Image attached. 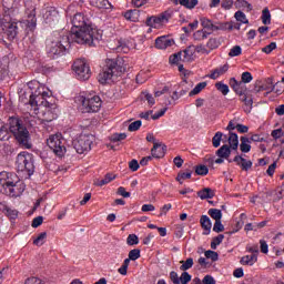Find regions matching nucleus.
<instances>
[{"label": "nucleus", "mask_w": 284, "mask_h": 284, "mask_svg": "<svg viewBox=\"0 0 284 284\" xmlns=\"http://www.w3.org/2000/svg\"><path fill=\"white\" fill-rule=\"evenodd\" d=\"M243 53V49L241 48V45H234L230 52H229V57H241V54Z\"/></svg>", "instance_id": "49"}, {"label": "nucleus", "mask_w": 284, "mask_h": 284, "mask_svg": "<svg viewBox=\"0 0 284 284\" xmlns=\"http://www.w3.org/2000/svg\"><path fill=\"white\" fill-rule=\"evenodd\" d=\"M209 172H210V169H207V165L205 164H200L195 166V174H197V176H206Z\"/></svg>", "instance_id": "41"}, {"label": "nucleus", "mask_w": 284, "mask_h": 284, "mask_svg": "<svg viewBox=\"0 0 284 284\" xmlns=\"http://www.w3.org/2000/svg\"><path fill=\"white\" fill-rule=\"evenodd\" d=\"M47 145L57 156H63L65 154V140L61 134L50 135L47 140Z\"/></svg>", "instance_id": "8"}, {"label": "nucleus", "mask_w": 284, "mask_h": 284, "mask_svg": "<svg viewBox=\"0 0 284 284\" xmlns=\"http://www.w3.org/2000/svg\"><path fill=\"white\" fill-rule=\"evenodd\" d=\"M0 141H10V131L3 121L0 122Z\"/></svg>", "instance_id": "32"}, {"label": "nucleus", "mask_w": 284, "mask_h": 284, "mask_svg": "<svg viewBox=\"0 0 284 284\" xmlns=\"http://www.w3.org/2000/svg\"><path fill=\"white\" fill-rule=\"evenodd\" d=\"M165 145L154 142V145L151 149L153 159H163L165 156Z\"/></svg>", "instance_id": "20"}, {"label": "nucleus", "mask_w": 284, "mask_h": 284, "mask_svg": "<svg viewBox=\"0 0 284 284\" xmlns=\"http://www.w3.org/2000/svg\"><path fill=\"white\" fill-rule=\"evenodd\" d=\"M261 20L264 26H270V23H272V13H270L268 8L263 9Z\"/></svg>", "instance_id": "34"}, {"label": "nucleus", "mask_w": 284, "mask_h": 284, "mask_svg": "<svg viewBox=\"0 0 284 284\" xmlns=\"http://www.w3.org/2000/svg\"><path fill=\"white\" fill-rule=\"evenodd\" d=\"M72 28L70 33H55L47 41V54L50 59H58L65 53L71 43L80 45H94V28L92 22L82 13H75L71 20Z\"/></svg>", "instance_id": "1"}, {"label": "nucleus", "mask_w": 284, "mask_h": 284, "mask_svg": "<svg viewBox=\"0 0 284 284\" xmlns=\"http://www.w3.org/2000/svg\"><path fill=\"white\" fill-rule=\"evenodd\" d=\"M16 168L18 172H24L28 176L34 174V156L27 152L22 151L17 155Z\"/></svg>", "instance_id": "4"}, {"label": "nucleus", "mask_w": 284, "mask_h": 284, "mask_svg": "<svg viewBox=\"0 0 284 284\" xmlns=\"http://www.w3.org/2000/svg\"><path fill=\"white\" fill-rule=\"evenodd\" d=\"M128 139V134L125 133H115L111 136V141L113 143H118V141H125Z\"/></svg>", "instance_id": "55"}, {"label": "nucleus", "mask_w": 284, "mask_h": 284, "mask_svg": "<svg viewBox=\"0 0 284 284\" xmlns=\"http://www.w3.org/2000/svg\"><path fill=\"white\" fill-rule=\"evenodd\" d=\"M232 154V149H230V145L224 144L216 151V156L220 159H230V155Z\"/></svg>", "instance_id": "27"}, {"label": "nucleus", "mask_w": 284, "mask_h": 284, "mask_svg": "<svg viewBox=\"0 0 284 284\" xmlns=\"http://www.w3.org/2000/svg\"><path fill=\"white\" fill-rule=\"evenodd\" d=\"M128 245H139V236L136 234H130L126 239Z\"/></svg>", "instance_id": "58"}, {"label": "nucleus", "mask_w": 284, "mask_h": 284, "mask_svg": "<svg viewBox=\"0 0 284 284\" xmlns=\"http://www.w3.org/2000/svg\"><path fill=\"white\" fill-rule=\"evenodd\" d=\"M195 52H197V54H210V50H207L204 44L194 45V53Z\"/></svg>", "instance_id": "54"}, {"label": "nucleus", "mask_w": 284, "mask_h": 284, "mask_svg": "<svg viewBox=\"0 0 284 284\" xmlns=\"http://www.w3.org/2000/svg\"><path fill=\"white\" fill-rule=\"evenodd\" d=\"M114 179H116V175H114L112 173H106L104 175V179L98 180L95 182V185H98V187H103V185H108V183H112V181H114Z\"/></svg>", "instance_id": "31"}, {"label": "nucleus", "mask_w": 284, "mask_h": 284, "mask_svg": "<svg viewBox=\"0 0 284 284\" xmlns=\"http://www.w3.org/2000/svg\"><path fill=\"white\" fill-rule=\"evenodd\" d=\"M172 45H174V39L168 36L155 39V48H158V50H168V48H172Z\"/></svg>", "instance_id": "16"}, {"label": "nucleus", "mask_w": 284, "mask_h": 284, "mask_svg": "<svg viewBox=\"0 0 284 284\" xmlns=\"http://www.w3.org/2000/svg\"><path fill=\"white\" fill-rule=\"evenodd\" d=\"M180 6L187 8V10H194L199 6V0H180Z\"/></svg>", "instance_id": "39"}, {"label": "nucleus", "mask_w": 284, "mask_h": 284, "mask_svg": "<svg viewBox=\"0 0 284 284\" xmlns=\"http://www.w3.org/2000/svg\"><path fill=\"white\" fill-rule=\"evenodd\" d=\"M240 8H246V12H252L253 7L247 0H237Z\"/></svg>", "instance_id": "60"}, {"label": "nucleus", "mask_w": 284, "mask_h": 284, "mask_svg": "<svg viewBox=\"0 0 284 284\" xmlns=\"http://www.w3.org/2000/svg\"><path fill=\"white\" fill-rule=\"evenodd\" d=\"M2 152H4L7 156H10V154H14V148L8 143H4L2 146Z\"/></svg>", "instance_id": "64"}, {"label": "nucleus", "mask_w": 284, "mask_h": 284, "mask_svg": "<svg viewBox=\"0 0 284 284\" xmlns=\"http://www.w3.org/2000/svg\"><path fill=\"white\" fill-rule=\"evenodd\" d=\"M240 141H241V144H240L241 152H243L244 154H247V152L252 150V145H250L252 141L247 136H241Z\"/></svg>", "instance_id": "28"}, {"label": "nucleus", "mask_w": 284, "mask_h": 284, "mask_svg": "<svg viewBox=\"0 0 284 284\" xmlns=\"http://www.w3.org/2000/svg\"><path fill=\"white\" fill-rule=\"evenodd\" d=\"M92 143H94V135L82 133L73 140V148L78 154H85L92 150Z\"/></svg>", "instance_id": "6"}, {"label": "nucleus", "mask_w": 284, "mask_h": 284, "mask_svg": "<svg viewBox=\"0 0 284 284\" xmlns=\"http://www.w3.org/2000/svg\"><path fill=\"white\" fill-rule=\"evenodd\" d=\"M44 118L42 119L43 122L50 123L51 121H54L59 115L57 114V108H50L47 106L44 110Z\"/></svg>", "instance_id": "21"}, {"label": "nucleus", "mask_w": 284, "mask_h": 284, "mask_svg": "<svg viewBox=\"0 0 284 284\" xmlns=\"http://www.w3.org/2000/svg\"><path fill=\"white\" fill-rule=\"evenodd\" d=\"M204 256H206V258H211V261L213 262L219 261V253H216L215 251H205Z\"/></svg>", "instance_id": "56"}, {"label": "nucleus", "mask_w": 284, "mask_h": 284, "mask_svg": "<svg viewBox=\"0 0 284 284\" xmlns=\"http://www.w3.org/2000/svg\"><path fill=\"white\" fill-rule=\"evenodd\" d=\"M215 88L219 90V92H222L224 97L230 93V87L223 82L215 83Z\"/></svg>", "instance_id": "46"}, {"label": "nucleus", "mask_w": 284, "mask_h": 284, "mask_svg": "<svg viewBox=\"0 0 284 284\" xmlns=\"http://www.w3.org/2000/svg\"><path fill=\"white\" fill-rule=\"evenodd\" d=\"M9 130L22 148H26L27 150L32 148L30 144V131H28V128L23 124V120L17 116L9 118Z\"/></svg>", "instance_id": "2"}, {"label": "nucleus", "mask_w": 284, "mask_h": 284, "mask_svg": "<svg viewBox=\"0 0 284 284\" xmlns=\"http://www.w3.org/2000/svg\"><path fill=\"white\" fill-rule=\"evenodd\" d=\"M19 26H23V22H6L2 24V30L9 41H14L19 36Z\"/></svg>", "instance_id": "11"}, {"label": "nucleus", "mask_w": 284, "mask_h": 284, "mask_svg": "<svg viewBox=\"0 0 284 284\" xmlns=\"http://www.w3.org/2000/svg\"><path fill=\"white\" fill-rule=\"evenodd\" d=\"M27 20L24 21L28 32L37 30V6L31 4L26 10Z\"/></svg>", "instance_id": "10"}, {"label": "nucleus", "mask_w": 284, "mask_h": 284, "mask_svg": "<svg viewBox=\"0 0 284 284\" xmlns=\"http://www.w3.org/2000/svg\"><path fill=\"white\" fill-rule=\"evenodd\" d=\"M200 225L201 227L204 229V235L210 234V232H212V220H210V216L207 215H202L200 219Z\"/></svg>", "instance_id": "23"}, {"label": "nucleus", "mask_w": 284, "mask_h": 284, "mask_svg": "<svg viewBox=\"0 0 284 284\" xmlns=\"http://www.w3.org/2000/svg\"><path fill=\"white\" fill-rule=\"evenodd\" d=\"M123 72H125L123 59H106L102 72H100L98 75V81L104 85V83H108L112 77H120L123 74Z\"/></svg>", "instance_id": "3"}, {"label": "nucleus", "mask_w": 284, "mask_h": 284, "mask_svg": "<svg viewBox=\"0 0 284 284\" xmlns=\"http://www.w3.org/2000/svg\"><path fill=\"white\" fill-rule=\"evenodd\" d=\"M45 239H48V233L42 232L38 235V237L33 241V245H37V247H41L43 243H45Z\"/></svg>", "instance_id": "44"}, {"label": "nucleus", "mask_w": 284, "mask_h": 284, "mask_svg": "<svg viewBox=\"0 0 284 284\" xmlns=\"http://www.w3.org/2000/svg\"><path fill=\"white\" fill-rule=\"evenodd\" d=\"M234 17L236 21H239L240 23H244V24L250 23V20H247V16H245L243 11H236Z\"/></svg>", "instance_id": "47"}, {"label": "nucleus", "mask_w": 284, "mask_h": 284, "mask_svg": "<svg viewBox=\"0 0 284 284\" xmlns=\"http://www.w3.org/2000/svg\"><path fill=\"white\" fill-rule=\"evenodd\" d=\"M223 239H225V235L220 234L215 237H213L212 242H211V250H216V247H219V245H221L223 243Z\"/></svg>", "instance_id": "43"}, {"label": "nucleus", "mask_w": 284, "mask_h": 284, "mask_svg": "<svg viewBox=\"0 0 284 284\" xmlns=\"http://www.w3.org/2000/svg\"><path fill=\"white\" fill-rule=\"evenodd\" d=\"M170 19H172V14L169 11H165L158 17L148 18L146 26H150V28H160L163 23H168Z\"/></svg>", "instance_id": "12"}, {"label": "nucleus", "mask_w": 284, "mask_h": 284, "mask_svg": "<svg viewBox=\"0 0 284 284\" xmlns=\"http://www.w3.org/2000/svg\"><path fill=\"white\" fill-rule=\"evenodd\" d=\"M197 196L201 199V201H205L207 199H214L215 193L214 190L204 187L197 192Z\"/></svg>", "instance_id": "24"}, {"label": "nucleus", "mask_w": 284, "mask_h": 284, "mask_svg": "<svg viewBox=\"0 0 284 284\" xmlns=\"http://www.w3.org/2000/svg\"><path fill=\"white\" fill-rule=\"evenodd\" d=\"M24 284H45V282H43V280L39 278V277H29L24 281Z\"/></svg>", "instance_id": "61"}, {"label": "nucleus", "mask_w": 284, "mask_h": 284, "mask_svg": "<svg viewBox=\"0 0 284 284\" xmlns=\"http://www.w3.org/2000/svg\"><path fill=\"white\" fill-rule=\"evenodd\" d=\"M180 54L181 61H183V63H190L191 61H194V45H189L183 51H180Z\"/></svg>", "instance_id": "19"}, {"label": "nucleus", "mask_w": 284, "mask_h": 284, "mask_svg": "<svg viewBox=\"0 0 284 284\" xmlns=\"http://www.w3.org/2000/svg\"><path fill=\"white\" fill-rule=\"evenodd\" d=\"M23 192H26V184L19 181V176H17V181H13L9 186H6L2 194H6V196H10L11 199H17L18 196H21Z\"/></svg>", "instance_id": "9"}, {"label": "nucleus", "mask_w": 284, "mask_h": 284, "mask_svg": "<svg viewBox=\"0 0 284 284\" xmlns=\"http://www.w3.org/2000/svg\"><path fill=\"white\" fill-rule=\"evenodd\" d=\"M227 141L230 150H239V134L229 132Z\"/></svg>", "instance_id": "26"}, {"label": "nucleus", "mask_w": 284, "mask_h": 284, "mask_svg": "<svg viewBox=\"0 0 284 284\" xmlns=\"http://www.w3.org/2000/svg\"><path fill=\"white\" fill-rule=\"evenodd\" d=\"M239 121L236 120V119H233V120H231L230 122H229V125L226 126V130L229 131V132H232V130H237V128H239Z\"/></svg>", "instance_id": "63"}, {"label": "nucleus", "mask_w": 284, "mask_h": 284, "mask_svg": "<svg viewBox=\"0 0 284 284\" xmlns=\"http://www.w3.org/2000/svg\"><path fill=\"white\" fill-rule=\"evenodd\" d=\"M0 212L6 214L11 220L17 219L19 216V211L10 207V204H8V201L0 200Z\"/></svg>", "instance_id": "15"}, {"label": "nucleus", "mask_w": 284, "mask_h": 284, "mask_svg": "<svg viewBox=\"0 0 284 284\" xmlns=\"http://www.w3.org/2000/svg\"><path fill=\"white\" fill-rule=\"evenodd\" d=\"M207 88V82H200L195 85V88L190 91L189 97H195V94H200L203 90Z\"/></svg>", "instance_id": "37"}, {"label": "nucleus", "mask_w": 284, "mask_h": 284, "mask_svg": "<svg viewBox=\"0 0 284 284\" xmlns=\"http://www.w3.org/2000/svg\"><path fill=\"white\" fill-rule=\"evenodd\" d=\"M59 14V11H57V8L54 7H47L45 12L43 13L44 19L47 21H54V18Z\"/></svg>", "instance_id": "30"}, {"label": "nucleus", "mask_w": 284, "mask_h": 284, "mask_svg": "<svg viewBox=\"0 0 284 284\" xmlns=\"http://www.w3.org/2000/svg\"><path fill=\"white\" fill-rule=\"evenodd\" d=\"M219 45H221V42L216 38L209 39V41L206 43V48H209L210 52H212V50H216V48H219Z\"/></svg>", "instance_id": "45"}, {"label": "nucleus", "mask_w": 284, "mask_h": 284, "mask_svg": "<svg viewBox=\"0 0 284 284\" xmlns=\"http://www.w3.org/2000/svg\"><path fill=\"white\" fill-rule=\"evenodd\" d=\"M254 104V100L252 98H247L244 100V112L250 114L252 112V105Z\"/></svg>", "instance_id": "52"}, {"label": "nucleus", "mask_w": 284, "mask_h": 284, "mask_svg": "<svg viewBox=\"0 0 284 284\" xmlns=\"http://www.w3.org/2000/svg\"><path fill=\"white\" fill-rule=\"evenodd\" d=\"M220 26L224 27V30H241V24L234 22H224L220 23Z\"/></svg>", "instance_id": "50"}, {"label": "nucleus", "mask_w": 284, "mask_h": 284, "mask_svg": "<svg viewBox=\"0 0 284 284\" xmlns=\"http://www.w3.org/2000/svg\"><path fill=\"white\" fill-rule=\"evenodd\" d=\"M187 179H192V170L178 173V176L175 180L179 182L180 185H183V181H187Z\"/></svg>", "instance_id": "35"}, {"label": "nucleus", "mask_w": 284, "mask_h": 284, "mask_svg": "<svg viewBox=\"0 0 284 284\" xmlns=\"http://www.w3.org/2000/svg\"><path fill=\"white\" fill-rule=\"evenodd\" d=\"M141 125H142L141 120H136L129 125L128 130L129 132H136V130H139Z\"/></svg>", "instance_id": "59"}, {"label": "nucleus", "mask_w": 284, "mask_h": 284, "mask_svg": "<svg viewBox=\"0 0 284 284\" xmlns=\"http://www.w3.org/2000/svg\"><path fill=\"white\" fill-rule=\"evenodd\" d=\"M227 70H230V64L226 63V64L213 70L209 77H210V79L216 80L217 78L222 77V74H225V72H227Z\"/></svg>", "instance_id": "25"}, {"label": "nucleus", "mask_w": 284, "mask_h": 284, "mask_svg": "<svg viewBox=\"0 0 284 284\" xmlns=\"http://www.w3.org/2000/svg\"><path fill=\"white\" fill-rule=\"evenodd\" d=\"M13 181H17V174L7 171L0 172V192L3 194L6 187H8Z\"/></svg>", "instance_id": "14"}, {"label": "nucleus", "mask_w": 284, "mask_h": 284, "mask_svg": "<svg viewBox=\"0 0 284 284\" xmlns=\"http://www.w3.org/2000/svg\"><path fill=\"white\" fill-rule=\"evenodd\" d=\"M210 37V32L205 30H197L193 33L194 41H205Z\"/></svg>", "instance_id": "36"}, {"label": "nucleus", "mask_w": 284, "mask_h": 284, "mask_svg": "<svg viewBox=\"0 0 284 284\" xmlns=\"http://www.w3.org/2000/svg\"><path fill=\"white\" fill-rule=\"evenodd\" d=\"M273 50H276V42H271L268 45L262 49L265 54H271Z\"/></svg>", "instance_id": "62"}, {"label": "nucleus", "mask_w": 284, "mask_h": 284, "mask_svg": "<svg viewBox=\"0 0 284 284\" xmlns=\"http://www.w3.org/2000/svg\"><path fill=\"white\" fill-rule=\"evenodd\" d=\"M230 87L232 90H234V92H236V94H239V92H243V82L237 81L236 78L230 79Z\"/></svg>", "instance_id": "33"}, {"label": "nucleus", "mask_w": 284, "mask_h": 284, "mask_svg": "<svg viewBox=\"0 0 284 284\" xmlns=\"http://www.w3.org/2000/svg\"><path fill=\"white\" fill-rule=\"evenodd\" d=\"M180 263V270L182 272H187V270H192V267L194 266V258L189 257L186 261H181Z\"/></svg>", "instance_id": "38"}, {"label": "nucleus", "mask_w": 284, "mask_h": 284, "mask_svg": "<svg viewBox=\"0 0 284 284\" xmlns=\"http://www.w3.org/2000/svg\"><path fill=\"white\" fill-rule=\"evenodd\" d=\"M254 80V77H252V73L250 71H245L241 75V82L244 85V83H252Z\"/></svg>", "instance_id": "48"}, {"label": "nucleus", "mask_w": 284, "mask_h": 284, "mask_svg": "<svg viewBox=\"0 0 284 284\" xmlns=\"http://www.w3.org/2000/svg\"><path fill=\"white\" fill-rule=\"evenodd\" d=\"M79 101L82 105L81 111L83 113L99 112L101 110L102 101L99 95L80 97Z\"/></svg>", "instance_id": "5"}, {"label": "nucleus", "mask_w": 284, "mask_h": 284, "mask_svg": "<svg viewBox=\"0 0 284 284\" xmlns=\"http://www.w3.org/2000/svg\"><path fill=\"white\" fill-rule=\"evenodd\" d=\"M201 24L203 28H205L206 30H225V27L223 24H220V27H217L216 24L212 23V20L207 19V18H201Z\"/></svg>", "instance_id": "22"}, {"label": "nucleus", "mask_w": 284, "mask_h": 284, "mask_svg": "<svg viewBox=\"0 0 284 284\" xmlns=\"http://www.w3.org/2000/svg\"><path fill=\"white\" fill-rule=\"evenodd\" d=\"M276 85L272 84V79H268L266 83L255 87L254 92L258 94V92H265L264 97H267V94L274 92Z\"/></svg>", "instance_id": "18"}, {"label": "nucleus", "mask_w": 284, "mask_h": 284, "mask_svg": "<svg viewBox=\"0 0 284 284\" xmlns=\"http://www.w3.org/2000/svg\"><path fill=\"white\" fill-rule=\"evenodd\" d=\"M45 97H48V92L45 91L41 93V91L36 90L31 93L28 105L33 110V114H37V111L39 110V101L45 99Z\"/></svg>", "instance_id": "13"}, {"label": "nucleus", "mask_w": 284, "mask_h": 284, "mask_svg": "<svg viewBox=\"0 0 284 284\" xmlns=\"http://www.w3.org/2000/svg\"><path fill=\"white\" fill-rule=\"evenodd\" d=\"M180 284H189L192 281V275L184 271L181 276L179 277Z\"/></svg>", "instance_id": "51"}, {"label": "nucleus", "mask_w": 284, "mask_h": 284, "mask_svg": "<svg viewBox=\"0 0 284 284\" xmlns=\"http://www.w3.org/2000/svg\"><path fill=\"white\" fill-rule=\"evenodd\" d=\"M221 141H223V132L219 131L212 139L213 148H221Z\"/></svg>", "instance_id": "42"}, {"label": "nucleus", "mask_w": 284, "mask_h": 284, "mask_svg": "<svg viewBox=\"0 0 284 284\" xmlns=\"http://www.w3.org/2000/svg\"><path fill=\"white\" fill-rule=\"evenodd\" d=\"M225 231V226L221 222V220L215 221L213 225V232H216L217 234Z\"/></svg>", "instance_id": "57"}, {"label": "nucleus", "mask_w": 284, "mask_h": 284, "mask_svg": "<svg viewBox=\"0 0 284 284\" xmlns=\"http://www.w3.org/2000/svg\"><path fill=\"white\" fill-rule=\"evenodd\" d=\"M207 214L211 219H214V221H221V219H223V213L219 209H210Z\"/></svg>", "instance_id": "40"}, {"label": "nucleus", "mask_w": 284, "mask_h": 284, "mask_svg": "<svg viewBox=\"0 0 284 284\" xmlns=\"http://www.w3.org/2000/svg\"><path fill=\"white\" fill-rule=\"evenodd\" d=\"M73 72L79 81H88L92 77L90 64L85 59H78L72 65Z\"/></svg>", "instance_id": "7"}, {"label": "nucleus", "mask_w": 284, "mask_h": 284, "mask_svg": "<svg viewBox=\"0 0 284 284\" xmlns=\"http://www.w3.org/2000/svg\"><path fill=\"white\" fill-rule=\"evenodd\" d=\"M129 258L131 261H138V258H141V250L133 248L129 252Z\"/></svg>", "instance_id": "53"}, {"label": "nucleus", "mask_w": 284, "mask_h": 284, "mask_svg": "<svg viewBox=\"0 0 284 284\" xmlns=\"http://www.w3.org/2000/svg\"><path fill=\"white\" fill-rule=\"evenodd\" d=\"M256 261H258V255H256V253L252 254V255H245L241 258L240 263L241 265H254V263H256Z\"/></svg>", "instance_id": "29"}, {"label": "nucleus", "mask_w": 284, "mask_h": 284, "mask_svg": "<svg viewBox=\"0 0 284 284\" xmlns=\"http://www.w3.org/2000/svg\"><path fill=\"white\" fill-rule=\"evenodd\" d=\"M233 163H236V165H239V168H241L243 172H250L253 165L252 160H246L242 155H235L233 159Z\"/></svg>", "instance_id": "17"}]
</instances>
